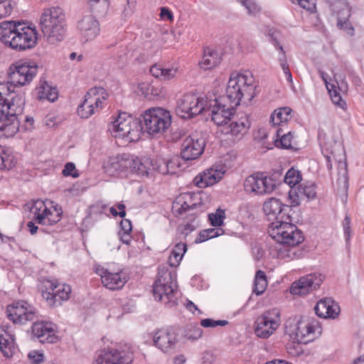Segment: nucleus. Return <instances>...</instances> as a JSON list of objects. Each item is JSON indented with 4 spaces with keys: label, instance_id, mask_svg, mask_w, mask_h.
I'll use <instances>...</instances> for the list:
<instances>
[{
    "label": "nucleus",
    "instance_id": "nucleus-60",
    "mask_svg": "<svg viewBox=\"0 0 364 364\" xmlns=\"http://www.w3.org/2000/svg\"><path fill=\"white\" fill-rule=\"evenodd\" d=\"M343 228L344 232V235L346 237V240L347 243L349 242V240L350 239V218L349 216L346 215L343 221Z\"/></svg>",
    "mask_w": 364,
    "mask_h": 364
},
{
    "label": "nucleus",
    "instance_id": "nucleus-38",
    "mask_svg": "<svg viewBox=\"0 0 364 364\" xmlns=\"http://www.w3.org/2000/svg\"><path fill=\"white\" fill-rule=\"evenodd\" d=\"M38 100H48L54 102L58 98L57 90L50 87L46 82H43L36 88Z\"/></svg>",
    "mask_w": 364,
    "mask_h": 364
},
{
    "label": "nucleus",
    "instance_id": "nucleus-45",
    "mask_svg": "<svg viewBox=\"0 0 364 364\" xmlns=\"http://www.w3.org/2000/svg\"><path fill=\"white\" fill-rule=\"evenodd\" d=\"M267 287V279L265 273L262 270L256 272L254 281L253 292L257 295L264 293Z\"/></svg>",
    "mask_w": 364,
    "mask_h": 364
},
{
    "label": "nucleus",
    "instance_id": "nucleus-24",
    "mask_svg": "<svg viewBox=\"0 0 364 364\" xmlns=\"http://www.w3.org/2000/svg\"><path fill=\"white\" fill-rule=\"evenodd\" d=\"M321 327L317 321H299L295 331L296 340L303 343L312 341L317 335L321 334Z\"/></svg>",
    "mask_w": 364,
    "mask_h": 364
},
{
    "label": "nucleus",
    "instance_id": "nucleus-47",
    "mask_svg": "<svg viewBox=\"0 0 364 364\" xmlns=\"http://www.w3.org/2000/svg\"><path fill=\"white\" fill-rule=\"evenodd\" d=\"M53 210L48 208V212L45 215L43 225H52L58 223L61 218L62 210L60 208L52 207Z\"/></svg>",
    "mask_w": 364,
    "mask_h": 364
},
{
    "label": "nucleus",
    "instance_id": "nucleus-46",
    "mask_svg": "<svg viewBox=\"0 0 364 364\" xmlns=\"http://www.w3.org/2000/svg\"><path fill=\"white\" fill-rule=\"evenodd\" d=\"M338 4L341 11L338 12V26L341 29H345L348 24V19L350 16V10L346 2H339Z\"/></svg>",
    "mask_w": 364,
    "mask_h": 364
},
{
    "label": "nucleus",
    "instance_id": "nucleus-22",
    "mask_svg": "<svg viewBox=\"0 0 364 364\" xmlns=\"http://www.w3.org/2000/svg\"><path fill=\"white\" fill-rule=\"evenodd\" d=\"M289 207L283 204L282 202L275 198L267 200L263 205V210L269 220L272 222H282L289 220V215L287 210Z\"/></svg>",
    "mask_w": 364,
    "mask_h": 364
},
{
    "label": "nucleus",
    "instance_id": "nucleus-33",
    "mask_svg": "<svg viewBox=\"0 0 364 364\" xmlns=\"http://www.w3.org/2000/svg\"><path fill=\"white\" fill-rule=\"evenodd\" d=\"M14 338L8 330L0 328V350L6 358L13 356L15 352Z\"/></svg>",
    "mask_w": 364,
    "mask_h": 364
},
{
    "label": "nucleus",
    "instance_id": "nucleus-34",
    "mask_svg": "<svg viewBox=\"0 0 364 364\" xmlns=\"http://www.w3.org/2000/svg\"><path fill=\"white\" fill-rule=\"evenodd\" d=\"M196 204L192 203L191 194L185 193L179 195L172 205L173 212L177 215H181L189 209H192Z\"/></svg>",
    "mask_w": 364,
    "mask_h": 364
},
{
    "label": "nucleus",
    "instance_id": "nucleus-26",
    "mask_svg": "<svg viewBox=\"0 0 364 364\" xmlns=\"http://www.w3.org/2000/svg\"><path fill=\"white\" fill-rule=\"evenodd\" d=\"M56 326L50 322H36L32 326L33 335L41 343H53L57 341Z\"/></svg>",
    "mask_w": 364,
    "mask_h": 364
},
{
    "label": "nucleus",
    "instance_id": "nucleus-63",
    "mask_svg": "<svg viewBox=\"0 0 364 364\" xmlns=\"http://www.w3.org/2000/svg\"><path fill=\"white\" fill-rule=\"evenodd\" d=\"M28 357L32 363L39 364L43 360V355L37 351H32L28 353Z\"/></svg>",
    "mask_w": 364,
    "mask_h": 364
},
{
    "label": "nucleus",
    "instance_id": "nucleus-27",
    "mask_svg": "<svg viewBox=\"0 0 364 364\" xmlns=\"http://www.w3.org/2000/svg\"><path fill=\"white\" fill-rule=\"evenodd\" d=\"M250 127L248 117L244 116L239 120L232 121L230 124L224 125L221 132L225 135H230L234 139L240 140L247 132Z\"/></svg>",
    "mask_w": 364,
    "mask_h": 364
},
{
    "label": "nucleus",
    "instance_id": "nucleus-9",
    "mask_svg": "<svg viewBox=\"0 0 364 364\" xmlns=\"http://www.w3.org/2000/svg\"><path fill=\"white\" fill-rule=\"evenodd\" d=\"M141 123V119L138 120L126 112H122L112 122L109 129L116 138L127 137L130 141H134L139 137Z\"/></svg>",
    "mask_w": 364,
    "mask_h": 364
},
{
    "label": "nucleus",
    "instance_id": "nucleus-1",
    "mask_svg": "<svg viewBox=\"0 0 364 364\" xmlns=\"http://www.w3.org/2000/svg\"><path fill=\"white\" fill-rule=\"evenodd\" d=\"M10 94L8 84L0 82V138L12 137L17 133L19 129L18 116L23 110L25 102L22 97L17 95L9 102L8 96Z\"/></svg>",
    "mask_w": 364,
    "mask_h": 364
},
{
    "label": "nucleus",
    "instance_id": "nucleus-49",
    "mask_svg": "<svg viewBox=\"0 0 364 364\" xmlns=\"http://www.w3.org/2000/svg\"><path fill=\"white\" fill-rule=\"evenodd\" d=\"M88 3L92 12L99 14H105L109 5L108 0H88Z\"/></svg>",
    "mask_w": 364,
    "mask_h": 364
},
{
    "label": "nucleus",
    "instance_id": "nucleus-28",
    "mask_svg": "<svg viewBox=\"0 0 364 364\" xmlns=\"http://www.w3.org/2000/svg\"><path fill=\"white\" fill-rule=\"evenodd\" d=\"M314 311L321 318H335L340 313V307L331 298H325L317 302Z\"/></svg>",
    "mask_w": 364,
    "mask_h": 364
},
{
    "label": "nucleus",
    "instance_id": "nucleus-7",
    "mask_svg": "<svg viewBox=\"0 0 364 364\" xmlns=\"http://www.w3.org/2000/svg\"><path fill=\"white\" fill-rule=\"evenodd\" d=\"M289 220L272 222L269 225V236L279 243V245L295 247L304 241V235L297 227Z\"/></svg>",
    "mask_w": 364,
    "mask_h": 364
},
{
    "label": "nucleus",
    "instance_id": "nucleus-18",
    "mask_svg": "<svg viewBox=\"0 0 364 364\" xmlns=\"http://www.w3.org/2000/svg\"><path fill=\"white\" fill-rule=\"evenodd\" d=\"M205 139L198 134L186 137L181 144V159L191 161L198 158L204 151Z\"/></svg>",
    "mask_w": 364,
    "mask_h": 364
},
{
    "label": "nucleus",
    "instance_id": "nucleus-23",
    "mask_svg": "<svg viewBox=\"0 0 364 364\" xmlns=\"http://www.w3.org/2000/svg\"><path fill=\"white\" fill-rule=\"evenodd\" d=\"M133 360L132 353L124 355L117 349L108 348L100 351L96 364H131Z\"/></svg>",
    "mask_w": 364,
    "mask_h": 364
},
{
    "label": "nucleus",
    "instance_id": "nucleus-29",
    "mask_svg": "<svg viewBox=\"0 0 364 364\" xmlns=\"http://www.w3.org/2000/svg\"><path fill=\"white\" fill-rule=\"evenodd\" d=\"M129 155L122 154L109 157L104 163V168L109 175H114L117 172L127 170L128 165H130L129 160Z\"/></svg>",
    "mask_w": 364,
    "mask_h": 364
},
{
    "label": "nucleus",
    "instance_id": "nucleus-16",
    "mask_svg": "<svg viewBox=\"0 0 364 364\" xmlns=\"http://www.w3.org/2000/svg\"><path fill=\"white\" fill-rule=\"evenodd\" d=\"M8 318L14 323H24L36 316V309L25 301H15L6 309Z\"/></svg>",
    "mask_w": 364,
    "mask_h": 364
},
{
    "label": "nucleus",
    "instance_id": "nucleus-20",
    "mask_svg": "<svg viewBox=\"0 0 364 364\" xmlns=\"http://www.w3.org/2000/svg\"><path fill=\"white\" fill-rule=\"evenodd\" d=\"M178 340V334L173 328L160 329L153 338L154 346L164 353H170L174 350Z\"/></svg>",
    "mask_w": 364,
    "mask_h": 364
},
{
    "label": "nucleus",
    "instance_id": "nucleus-37",
    "mask_svg": "<svg viewBox=\"0 0 364 364\" xmlns=\"http://www.w3.org/2000/svg\"><path fill=\"white\" fill-rule=\"evenodd\" d=\"M291 109L287 107L274 110L271 115V122L274 126H280L291 119Z\"/></svg>",
    "mask_w": 364,
    "mask_h": 364
},
{
    "label": "nucleus",
    "instance_id": "nucleus-10",
    "mask_svg": "<svg viewBox=\"0 0 364 364\" xmlns=\"http://www.w3.org/2000/svg\"><path fill=\"white\" fill-rule=\"evenodd\" d=\"M107 97L108 93L103 87H95L90 89L78 106V115L82 119L89 118L102 107Z\"/></svg>",
    "mask_w": 364,
    "mask_h": 364
},
{
    "label": "nucleus",
    "instance_id": "nucleus-3",
    "mask_svg": "<svg viewBox=\"0 0 364 364\" xmlns=\"http://www.w3.org/2000/svg\"><path fill=\"white\" fill-rule=\"evenodd\" d=\"M255 80L250 73L233 72L227 85L225 96L223 97L237 107L242 100L245 103L250 102L255 95Z\"/></svg>",
    "mask_w": 364,
    "mask_h": 364
},
{
    "label": "nucleus",
    "instance_id": "nucleus-58",
    "mask_svg": "<svg viewBox=\"0 0 364 364\" xmlns=\"http://www.w3.org/2000/svg\"><path fill=\"white\" fill-rule=\"evenodd\" d=\"M63 174L65 176H72L73 178H77L79 173L76 170L75 165L72 162L65 164V168L63 170Z\"/></svg>",
    "mask_w": 364,
    "mask_h": 364
},
{
    "label": "nucleus",
    "instance_id": "nucleus-32",
    "mask_svg": "<svg viewBox=\"0 0 364 364\" xmlns=\"http://www.w3.org/2000/svg\"><path fill=\"white\" fill-rule=\"evenodd\" d=\"M319 73L323 80L325 82L326 87L328 90L332 102L335 105H337L339 107H341V108H344L346 104V102L342 100L341 96L340 95V91L342 90L343 88L346 89L347 85L344 82H342L341 87L340 86L338 82H336V85L331 84L327 82L326 74L323 71H319Z\"/></svg>",
    "mask_w": 364,
    "mask_h": 364
},
{
    "label": "nucleus",
    "instance_id": "nucleus-17",
    "mask_svg": "<svg viewBox=\"0 0 364 364\" xmlns=\"http://www.w3.org/2000/svg\"><path fill=\"white\" fill-rule=\"evenodd\" d=\"M225 97H220L213 101V104L210 107V114L212 121L219 127H223L231 120V117L235 113V106L232 104L225 103Z\"/></svg>",
    "mask_w": 364,
    "mask_h": 364
},
{
    "label": "nucleus",
    "instance_id": "nucleus-41",
    "mask_svg": "<svg viewBox=\"0 0 364 364\" xmlns=\"http://www.w3.org/2000/svg\"><path fill=\"white\" fill-rule=\"evenodd\" d=\"M130 165H128L127 171L136 173L138 175L145 176L149 173L148 161L143 162L141 159L129 156Z\"/></svg>",
    "mask_w": 364,
    "mask_h": 364
},
{
    "label": "nucleus",
    "instance_id": "nucleus-53",
    "mask_svg": "<svg viewBox=\"0 0 364 364\" xmlns=\"http://www.w3.org/2000/svg\"><path fill=\"white\" fill-rule=\"evenodd\" d=\"M301 343L290 341L286 345V350L288 354L292 357H297L302 354L303 348Z\"/></svg>",
    "mask_w": 364,
    "mask_h": 364
},
{
    "label": "nucleus",
    "instance_id": "nucleus-35",
    "mask_svg": "<svg viewBox=\"0 0 364 364\" xmlns=\"http://www.w3.org/2000/svg\"><path fill=\"white\" fill-rule=\"evenodd\" d=\"M178 72V68L177 66L164 68L161 65L155 64L150 68V73L152 76L164 80L172 79Z\"/></svg>",
    "mask_w": 364,
    "mask_h": 364
},
{
    "label": "nucleus",
    "instance_id": "nucleus-11",
    "mask_svg": "<svg viewBox=\"0 0 364 364\" xmlns=\"http://www.w3.org/2000/svg\"><path fill=\"white\" fill-rule=\"evenodd\" d=\"M38 66L36 63L18 60L9 68V77L14 86H25L36 75Z\"/></svg>",
    "mask_w": 364,
    "mask_h": 364
},
{
    "label": "nucleus",
    "instance_id": "nucleus-55",
    "mask_svg": "<svg viewBox=\"0 0 364 364\" xmlns=\"http://www.w3.org/2000/svg\"><path fill=\"white\" fill-rule=\"evenodd\" d=\"M202 329L196 326H190L186 331V337L190 340H196L201 337Z\"/></svg>",
    "mask_w": 364,
    "mask_h": 364
},
{
    "label": "nucleus",
    "instance_id": "nucleus-36",
    "mask_svg": "<svg viewBox=\"0 0 364 364\" xmlns=\"http://www.w3.org/2000/svg\"><path fill=\"white\" fill-rule=\"evenodd\" d=\"M220 58L217 51L210 48L204 49L203 56L199 65L204 70H210L219 64Z\"/></svg>",
    "mask_w": 364,
    "mask_h": 364
},
{
    "label": "nucleus",
    "instance_id": "nucleus-44",
    "mask_svg": "<svg viewBox=\"0 0 364 364\" xmlns=\"http://www.w3.org/2000/svg\"><path fill=\"white\" fill-rule=\"evenodd\" d=\"M186 251V245L184 243H178L173 250L168 258L169 264L171 267H176L179 264L184 253Z\"/></svg>",
    "mask_w": 364,
    "mask_h": 364
},
{
    "label": "nucleus",
    "instance_id": "nucleus-61",
    "mask_svg": "<svg viewBox=\"0 0 364 364\" xmlns=\"http://www.w3.org/2000/svg\"><path fill=\"white\" fill-rule=\"evenodd\" d=\"M343 228L344 232V235L346 237V240L347 243L349 242V240L350 239V218L349 216L346 215L343 221Z\"/></svg>",
    "mask_w": 364,
    "mask_h": 364
},
{
    "label": "nucleus",
    "instance_id": "nucleus-57",
    "mask_svg": "<svg viewBox=\"0 0 364 364\" xmlns=\"http://www.w3.org/2000/svg\"><path fill=\"white\" fill-rule=\"evenodd\" d=\"M12 9L11 0H0V19L8 16Z\"/></svg>",
    "mask_w": 364,
    "mask_h": 364
},
{
    "label": "nucleus",
    "instance_id": "nucleus-48",
    "mask_svg": "<svg viewBox=\"0 0 364 364\" xmlns=\"http://www.w3.org/2000/svg\"><path fill=\"white\" fill-rule=\"evenodd\" d=\"M301 179L302 176L300 171L294 168H291L289 169L286 173L284 178V181L290 187H294L300 183Z\"/></svg>",
    "mask_w": 364,
    "mask_h": 364
},
{
    "label": "nucleus",
    "instance_id": "nucleus-51",
    "mask_svg": "<svg viewBox=\"0 0 364 364\" xmlns=\"http://www.w3.org/2000/svg\"><path fill=\"white\" fill-rule=\"evenodd\" d=\"M277 136L279 137V140H276L275 144L277 146H281L284 149H289L291 147L292 135L289 132L287 134H282L281 129L277 130Z\"/></svg>",
    "mask_w": 364,
    "mask_h": 364
},
{
    "label": "nucleus",
    "instance_id": "nucleus-4",
    "mask_svg": "<svg viewBox=\"0 0 364 364\" xmlns=\"http://www.w3.org/2000/svg\"><path fill=\"white\" fill-rule=\"evenodd\" d=\"M39 24L43 37L50 44L61 41L65 36V15L58 6L45 9Z\"/></svg>",
    "mask_w": 364,
    "mask_h": 364
},
{
    "label": "nucleus",
    "instance_id": "nucleus-31",
    "mask_svg": "<svg viewBox=\"0 0 364 364\" xmlns=\"http://www.w3.org/2000/svg\"><path fill=\"white\" fill-rule=\"evenodd\" d=\"M224 172L220 170L210 168L196 176L194 182L199 188H205L218 182L223 176Z\"/></svg>",
    "mask_w": 364,
    "mask_h": 364
},
{
    "label": "nucleus",
    "instance_id": "nucleus-56",
    "mask_svg": "<svg viewBox=\"0 0 364 364\" xmlns=\"http://www.w3.org/2000/svg\"><path fill=\"white\" fill-rule=\"evenodd\" d=\"M228 323L226 320L215 321L211 318H204L200 321V325L204 328H215L218 326H225Z\"/></svg>",
    "mask_w": 364,
    "mask_h": 364
},
{
    "label": "nucleus",
    "instance_id": "nucleus-14",
    "mask_svg": "<svg viewBox=\"0 0 364 364\" xmlns=\"http://www.w3.org/2000/svg\"><path fill=\"white\" fill-rule=\"evenodd\" d=\"M205 109L204 101L196 95L186 94L177 103L176 112L181 118H192Z\"/></svg>",
    "mask_w": 364,
    "mask_h": 364
},
{
    "label": "nucleus",
    "instance_id": "nucleus-13",
    "mask_svg": "<svg viewBox=\"0 0 364 364\" xmlns=\"http://www.w3.org/2000/svg\"><path fill=\"white\" fill-rule=\"evenodd\" d=\"M280 325V311L272 309L264 311L255 322V332L261 338L272 336Z\"/></svg>",
    "mask_w": 364,
    "mask_h": 364
},
{
    "label": "nucleus",
    "instance_id": "nucleus-40",
    "mask_svg": "<svg viewBox=\"0 0 364 364\" xmlns=\"http://www.w3.org/2000/svg\"><path fill=\"white\" fill-rule=\"evenodd\" d=\"M180 158L174 156L170 160H163L159 165L158 171L161 174H175L177 170L181 168Z\"/></svg>",
    "mask_w": 364,
    "mask_h": 364
},
{
    "label": "nucleus",
    "instance_id": "nucleus-43",
    "mask_svg": "<svg viewBox=\"0 0 364 364\" xmlns=\"http://www.w3.org/2000/svg\"><path fill=\"white\" fill-rule=\"evenodd\" d=\"M48 208L42 200H38L33 203L31 208V212L33 213V218L37 223L42 225L44 222Z\"/></svg>",
    "mask_w": 364,
    "mask_h": 364
},
{
    "label": "nucleus",
    "instance_id": "nucleus-21",
    "mask_svg": "<svg viewBox=\"0 0 364 364\" xmlns=\"http://www.w3.org/2000/svg\"><path fill=\"white\" fill-rule=\"evenodd\" d=\"M323 282L321 274L313 273L301 277L292 283L290 292L294 295H306L318 289Z\"/></svg>",
    "mask_w": 364,
    "mask_h": 364
},
{
    "label": "nucleus",
    "instance_id": "nucleus-64",
    "mask_svg": "<svg viewBox=\"0 0 364 364\" xmlns=\"http://www.w3.org/2000/svg\"><path fill=\"white\" fill-rule=\"evenodd\" d=\"M141 90L143 91V93L146 95V96H148L149 94L151 95H158V93H154V90H153V87H151L148 84H141Z\"/></svg>",
    "mask_w": 364,
    "mask_h": 364
},
{
    "label": "nucleus",
    "instance_id": "nucleus-12",
    "mask_svg": "<svg viewBox=\"0 0 364 364\" xmlns=\"http://www.w3.org/2000/svg\"><path fill=\"white\" fill-rule=\"evenodd\" d=\"M277 187V182L272 176H267L262 173H256L247 176L244 182V189L247 193L258 196L269 194Z\"/></svg>",
    "mask_w": 364,
    "mask_h": 364
},
{
    "label": "nucleus",
    "instance_id": "nucleus-42",
    "mask_svg": "<svg viewBox=\"0 0 364 364\" xmlns=\"http://www.w3.org/2000/svg\"><path fill=\"white\" fill-rule=\"evenodd\" d=\"M16 159L11 151L4 147L0 146V169L9 170L15 166Z\"/></svg>",
    "mask_w": 364,
    "mask_h": 364
},
{
    "label": "nucleus",
    "instance_id": "nucleus-62",
    "mask_svg": "<svg viewBox=\"0 0 364 364\" xmlns=\"http://www.w3.org/2000/svg\"><path fill=\"white\" fill-rule=\"evenodd\" d=\"M280 247L277 249V257L279 259H285L287 261L289 260V247L287 245H279Z\"/></svg>",
    "mask_w": 364,
    "mask_h": 364
},
{
    "label": "nucleus",
    "instance_id": "nucleus-6",
    "mask_svg": "<svg viewBox=\"0 0 364 364\" xmlns=\"http://www.w3.org/2000/svg\"><path fill=\"white\" fill-rule=\"evenodd\" d=\"M177 284L174 272L159 269L158 278L153 286V295L165 305L173 306L177 302Z\"/></svg>",
    "mask_w": 364,
    "mask_h": 364
},
{
    "label": "nucleus",
    "instance_id": "nucleus-19",
    "mask_svg": "<svg viewBox=\"0 0 364 364\" xmlns=\"http://www.w3.org/2000/svg\"><path fill=\"white\" fill-rule=\"evenodd\" d=\"M47 290L43 291L42 296L50 306H58L62 301L68 300L71 293V287L65 284H59L57 281H48Z\"/></svg>",
    "mask_w": 364,
    "mask_h": 364
},
{
    "label": "nucleus",
    "instance_id": "nucleus-39",
    "mask_svg": "<svg viewBox=\"0 0 364 364\" xmlns=\"http://www.w3.org/2000/svg\"><path fill=\"white\" fill-rule=\"evenodd\" d=\"M272 43L276 47V48H277L279 50L278 60L284 72V74L287 78V80L289 82L292 83V75L289 67V64L287 63L285 51L284 50L283 47L279 43V42L276 39H272Z\"/></svg>",
    "mask_w": 364,
    "mask_h": 364
},
{
    "label": "nucleus",
    "instance_id": "nucleus-59",
    "mask_svg": "<svg viewBox=\"0 0 364 364\" xmlns=\"http://www.w3.org/2000/svg\"><path fill=\"white\" fill-rule=\"evenodd\" d=\"M298 4L306 11L314 13L316 11V0H296Z\"/></svg>",
    "mask_w": 364,
    "mask_h": 364
},
{
    "label": "nucleus",
    "instance_id": "nucleus-2",
    "mask_svg": "<svg viewBox=\"0 0 364 364\" xmlns=\"http://www.w3.org/2000/svg\"><path fill=\"white\" fill-rule=\"evenodd\" d=\"M37 31L25 23L6 21L0 23V41L16 51L31 49L37 44Z\"/></svg>",
    "mask_w": 364,
    "mask_h": 364
},
{
    "label": "nucleus",
    "instance_id": "nucleus-52",
    "mask_svg": "<svg viewBox=\"0 0 364 364\" xmlns=\"http://www.w3.org/2000/svg\"><path fill=\"white\" fill-rule=\"evenodd\" d=\"M225 218V210L218 208L215 213L208 215V219L210 224L215 227H220L223 224Z\"/></svg>",
    "mask_w": 364,
    "mask_h": 364
},
{
    "label": "nucleus",
    "instance_id": "nucleus-30",
    "mask_svg": "<svg viewBox=\"0 0 364 364\" xmlns=\"http://www.w3.org/2000/svg\"><path fill=\"white\" fill-rule=\"evenodd\" d=\"M305 196L309 200L316 198V186L314 183H303L301 184L296 190H291L289 191V198L291 200V204L293 206L300 205V198Z\"/></svg>",
    "mask_w": 364,
    "mask_h": 364
},
{
    "label": "nucleus",
    "instance_id": "nucleus-25",
    "mask_svg": "<svg viewBox=\"0 0 364 364\" xmlns=\"http://www.w3.org/2000/svg\"><path fill=\"white\" fill-rule=\"evenodd\" d=\"M77 30L85 41H92L100 33V23L92 15H86L78 21Z\"/></svg>",
    "mask_w": 364,
    "mask_h": 364
},
{
    "label": "nucleus",
    "instance_id": "nucleus-54",
    "mask_svg": "<svg viewBox=\"0 0 364 364\" xmlns=\"http://www.w3.org/2000/svg\"><path fill=\"white\" fill-rule=\"evenodd\" d=\"M237 1L245 7L250 15H256L260 11V8L252 0H237Z\"/></svg>",
    "mask_w": 364,
    "mask_h": 364
},
{
    "label": "nucleus",
    "instance_id": "nucleus-50",
    "mask_svg": "<svg viewBox=\"0 0 364 364\" xmlns=\"http://www.w3.org/2000/svg\"><path fill=\"white\" fill-rule=\"evenodd\" d=\"M224 231L221 228H210L201 231L199 233L196 242H202L209 239L223 235Z\"/></svg>",
    "mask_w": 364,
    "mask_h": 364
},
{
    "label": "nucleus",
    "instance_id": "nucleus-15",
    "mask_svg": "<svg viewBox=\"0 0 364 364\" xmlns=\"http://www.w3.org/2000/svg\"><path fill=\"white\" fill-rule=\"evenodd\" d=\"M95 272L101 277L103 285L110 290L122 289L128 281L127 273L122 270L114 272L110 268L96 266Z\"/></svg>",
    "mask_w": 364,
    "mask_h": 364
},
{
    "label": "nucleus",
    "instance_id": "nucleus-8",
    "mask_svg": "<svg viewBox=\"0 0 364 364\" xmlns=\"http://www.w3.org/2000/svg\"><path fill=\"white\" fill-rule=\"evenodd\" d=\"M170 112L161 107L147 109L142 115L140 132L144 130L149 135L163 133L171 125Z\"/></svg>",
    "mask_w": 364,
    "mask_h": 364
},
{
    "label": "nucleus",
    "instance_id": "nucleus-5",
    "mask_svg": "<svg viewBox=\"0 0 364 364\" xmlns=\"http://www.w3.org/2000/svg\"><path fill=\"white\" fill-rule=\"evenodd\" d=\"M318 140L322 149V153L326 161V166L328 170L332 168V161H335L340 166H343V180L345 186L348 183L347 164L344 161V149L341 143L338 141L332 131L324 132L321 130L318 132Z\"/></svg>",
    "mask_w": 364,
    "mask_h": 364
}]
</instances>
